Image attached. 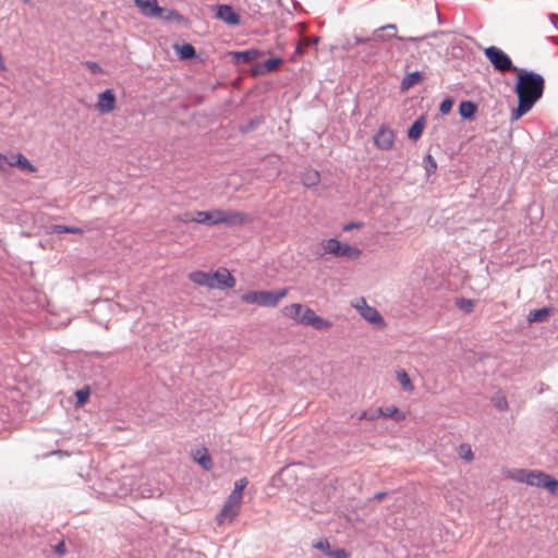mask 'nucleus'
<instances>
[{
	"label": "nucleus",
	"mask_w": 558,
	"mask_h": 558,
	"mask_svg": "<svg viewBox=\"0 0 558 558\" xmlns=\"http://www.w3.org/2000/svg\"><path fill=\"white\" fill-rule=\"evenodd\" d=\"M159 19L161 20H165V21H175L178 23H182L185 19L182 14H180L178 11L173 10V9H166V8H162V12L160 14H158Z\"/></svg>",
	"instance_id": "c756f323"
},
{
	"label": "nucleus",
	"mask_w": 558,
	"mask_h": 558,
	"mask_svg": "<svg viewBox=\"0 0 558 558\" xmlns=\"http://www.w3.org/2000/svg\"><path fill=\"white\" fill-rule=\"evenodd\" d=\"M461 457L465 460H471L473 458V453L470 447L466 448L464 453H461Z\"/></svg>",
	"instance_id": "3c124183"
},
{
	"label": "nucleus",
	"mask_w": 558,
	"mask_h": 558,
	"mask_svg": "<svg viewBox=\"0 0 558 558\" xmlns=\"http://www.w3.org/2000/svg\"><path fill=\"white\" fill-rule=\"evenodd\" d=\"M386 495H387V493H386V492H379V493H376V494L374 495V498H375L376 500H383V499L385 498V496H386Z\"/></svg>",
	"instance_id": "603ef678"
},
{
	"label": "nucleus",
	"mask_w": 558,
	"mask_h": 558,
	"mask_svg": "<svg viewBox=\"0 0 558 558\" xmlns=\"http://www.w3.org/2000/svg\"><path fill=\"white\" fill-rule=\"evenodd\" d=\"M554 19H555V16H554V15H551V16H550L551 24H554V26L556 27V23H555V20H554Z\"/></svg>",
	"instance_id": "5fc2aeb1"
},
{
	"label": "nucleus",
	"mask_w": 558,
	"mask_h": 558,
	"mask_svg": "<svg viewBox=\"0 0 558 558\" xmlns=\"http://www.w3.org/2000/svg\"><path fill=\"white\" fill-rule=\"evenodd\" d=\"M16 167L25 172H35L37 169L33 163L21 153L14 154L10 158L9 168Z\"/></svg>",
	"instance_id": "6ab92c4d"
},
{
	"label": "nucleus",
	"mask_w": 558,
	"mask_h": 558,
	"mask_svg": "<svg viewBox=\"0 0 558 558\" xmlns=\"http://www.w3.org/2000/svg\"><path fill=\"white\" fill-rule=\"evenodd\" d=\"M194 460L206 471L213 468V461L210 456L207 452V449L197 450L194 456Z\"/></svg>",
	"instance_id": "c85d7f7f"
},
{
	"label": "nucleus",
	"mask_w": 558,
	"mask_h": 558,
	"mask_svg": "<svg viewBox=\"0 0 558 558\" xmlns=\"http://www.w3.org/2000/svg\"><path fill=\"white\" fill-rule=\"evenodd\" d=\"M423 168L425 169V172L427 174V177L432 175L433 173L436 172L437 170V162L435 160V158L430 155V154H427L424 159H423Z\"/></svg>",
	"instance_id": "473e14b6"
},
{
	"label": "nucleus",
	"mask_w": 558,
	"mask_h": 558,
	"mask_svg": "<svg viewBox=\"0 0 558 558\" xmlns=\"http://www.w3.org/2000/svg\"><path fill=\"white\" fill-rule=\"evenodd\" d=\"M76 232H81V230L75 227H68L64 225L50 226V233L62 234V233H76Z\"/></svg>",
	"instance_id": "c9c22d12"
},
{
	"label": "nucleus",
	"mask_w": 558,
	"mask_h": 558,
	"mask_svg": "<svg viewBox=\"0 0 558 558\" xmlns=\"http://www.w3.org/2000/svg\"><path fill=\"white\" fill-rule=\"evenodd\" d=\"M219 215L218 209L213 210H193L186 211L182 215V221L184 222H197L207 227L218 226Z\"/></svg>",
	"instance_id": "423d86ee"
},
{
	"label": "nucleus",
	"mask_w": 558,
	"mask_h": 558,
	"mask_svg": "<svg viewBox=\"0 0 558 558\" xmlns=\"http://www.w3.org/2000/svg\"><path fill=\"white\" fill-rule=\"evenodd\" d=\"M218 215L219 225H225L227 227L243 226L250 221L248 216L239 210L218 209Z\"/></svg>",
	"instance_id": "1a4fd4ad"
},
{
	"label": "nucleus",
	"mask_w": 558,
	"mask_h": 558,
	"mask_svg": "<svg viewBox=\"0 0 558 558\" xmlns=\"http://www.w3.org/2000/svg\"><path fill=\"white\" fill-rule=\"evenodd\" d=\"M378 411L381 416L387 418H393L396 422H401L405 418V414L395 405L379 408Z\"/></svg>",
	"instance_id": "bb28decb"
},
{
	"label": "nucleus",
	"mask_w": 558,
	"mask_h": 558,
	"mask_svg": "<svg viewBox=\"0 0 558 558\" xmlns=\"http://www.w3.org/2000/svg\"><path fill=\"white\" fill-rule=\"evenodd\" d=\"M92 74L97 75L102 73V68L95 61L87 60L83 63Z\"/></svg>",
	"instance_id": "79ce46f5"
},
{
	"label": "nucleus",
	"mask_w": 558,
	"mask_h": 558,
	"mask_svg": "<svg viewBox=\"0 0 558 558\" xmlns=\"http://www.w3.org/2000/svg\"><path fill=\"white\" fill-rule=\"evenodd\" d=\"M397 379L407 392H412L414 390V386L404 369L397 371Z\"/></svg>",
	"instance_id": "7c9ffc66"
},
{
	"label": "nucleus",
	"mask_w": 558,
	"mask_h": 558,
	"mask_svg": "<svg viewBox=\"0 0 558 558\" xmlns=\"http://www.w3.org/2000/svg\"><path fill=\"white\" fill-rule=\"evenodd\" d=\"M313 547L318 549V550H322L324 551L327 556L329 555V551H330V544L328 542L327 538L323 537V538H319L318 541H316L314 544H313Z\"/></svg>",
	"instance_id": "ea45409f"
},
{
	"label": "nucleus",
	"mask_w": 558,
	"mask_h": 558,
	"mask_svg": "<svg viewBox=\"0 0 558 558\" xmlns=\"http://www.w3.org/2000/svg\"><path fill=\"white\" fill-rule=\"evenodd\" d=\"M287 289L275 291H248L241 299L246 304H257L264 307H275L287 295Z\"/></svg>",
	"instance_id": "7ed1b4c3"
},
{
	"label": "nucleus",
	"mask_w": 558,
	"mask_h": 558,
	"mask_svg": "<svg viewBox=\"0 0 558 558\" xmlns=\"http://www.w3.org/2000/svg\"><path fill=\"white\" fill-rule=\"evenodd\" d=\"M425 128V117L421 116L411 124V126L408 129V137L411 141H417L424 131Z\"/></svg>",
	"instance_id": "b1692460"
},
{
	"label": "nucleus",
	"mask_w": 558,
	"mask_h": 558,
	"mask_svg": "<svg viewBox=\"0 0 558 558\" xmlns=\"http://www.w3.org/2000/svg\"><path fill=\"white\" fill-rule=\"evenodd\" d=\"M242 501V494L239 490H232L226 500L222 509L217 514L218 524L231 523L239 514Z\"/></svg>",
	"instance_id": "39448f33"
},
{
	"label": "nucleus",
	"mask_w": 558,
	"mask_h": 558,
	"mask_svg": "<svg viewBox=\"0 0 558 558\" xmlns=\"http://www.w3.org/2000/svg\"><path fill=\"white\" fill-rule=\"evenodd\" d=\"M213 286L218 289L233 288L235 279L226 268H219L215 272H211Z\"/></svg>",
	"instance_id": "ddd939ff"
},
{
	"label": "nucleus",
	"mask_w": 558,
	"mask_h": 558,
	"mask_svg": "<svg viewBox=\"0 0 558 558\" xmlns=\"http://www.w3.org/2000/svg\"><path fill=\"white\" fill-rule=\"evenodd\" d=\"M361 44L369 45L368 56H375L377 53V47H376V45H373L371 43L369 37H361V36L355 35L353 37V44L351 41L348 43L349 47H352L353 45H361Z\"/></svg>",
	"instance_id": "2f4dec72"
},
{
	"label": "nucleus",
	"mask_w": 558,
	"mask_h": 558,
	"mask_svg": "<svg viewBox=\"0 0 558 558\" xmlns=\"http://www.w3.org/2000/svg\"><path fill=\"white\" fill-rule=\"evenodd\" d=\"M359 314L376 328H384L386 323L380 313L373 306L368 305L364 298L359 299L353 305Z\"/></svg>",
	"instance_id": "0eeeda50"
},
{
	"label": "nucleus",
	"mask_w": 558,
	"mask_h": 558,
	"mask_svg": "<svg viewBox=\"0 0 558 558\" xmlns=\"http://www.w3.org/2000/svg\"><path fill=\"white\" fill-rule=\"evenodd\" d=\"M295 53H298V54H302L303 53V48L301 47L300 44L296 45Z\"/></svg>",
	"instance_id": "864d4df0"
},
{
	"label": "nucleus",
	"mask_w": 558,
	"mask_h": 558,
	"mask_svg": "<svg viewBox=\"0 0 558 558\" xmlns=\"http://www.w3.org/2000/svg\"><path fill=\"white\" fill-rule=\"evenodd\" d=\"M396 29H397L396 24H387V25L376 28L369 36L371 43L373 45H375L378 41H385V40H388L391 38H396L400 41H409V43L416 44V43L423 41L426 38H437L439 35L445 34L444 31H438V32H432L429 34H426L424 36H418V37H413V36L403 37V36H399L397 33H387V31H396Z\"/></svg>",
	"instance_id": "f03ea898"
},
{
	"label": "nucleus",
	"mask_w": 558,
	"mask_h": 558,
	"mask_svg": "<svg viewBox=\"0 0 558 558\" xmlns=\"http://www.w3.org/2000/svg\"><path fill=\"white\" fill-rule=\"evenodd\" d=\"M328 557H330V558H349V555L345 549L339 548L336 550L330 549Z\"/></svg>",
	"instance_id": "37998d69"
},
{
	"label": "nucleus",
	"mask_w": 558,
	"mask_h": 558,
	"mask_svg": "<svg viewBox=\"0 0 558 558\" xmlns=\"http://www.w3.org/2000/svg\"><path fill=\"white\" fill-rule=\"evenodd\" d=\"M306 310H312V308L308 306H305L303 304H300V303H293L290 305H286L282 308V313L286 317H289V318L293 319L294 322H296L298 324L303 325L302 318H303V315L306 314Z\"/></svg>",
	"instance_id": "f3484780"
},
{
	"label": "nucleus",
	"mask_w": 558,
	"mask_h": 558,
	"mask_svg": "<svg viewBox=\"0 0 558 558\" xmlns=\"http://www.w3.org/2000/svg\"><path fill=\"white\" fill-rule=\"evenodd\" d=\"M116 95L112 89H105L98 94L96 108L100 113L112 112L116 108Z\"/></svg>",
	"instance_id": "f8f14e48"
},
{
	"label": "nucleus",
	"mask_w": 558,
	"mask_h": 558,
	"mask_svg": "<svg viewBox=\"0 0 558 558\" xmlns=\"http://www.w3.org/2000/svg\"><path fill=\"white\" fill-rule=\"evenodd\" d=\"M189 278L191 281L198 286L207 287V288H214L213 286V278L211 272H205V271H193L189 275Z\"/></svg>",
	"instance_id": "393cba45"
},
{
	"label": "nucleus",
	"mask_w": 558,
	"mask_h": 558,
	"mask_svg": "<svg viewBox=\"0 0 558 558\" xmlns=\"http://www.w3.org/2000/svg\"><path fill=\"white\" fill-rule=\"evenodd\" d=\"M318 248L319 250L316 253L320 256L330 254L336 257L355 259L362 254V251L359 248V246H318Z\"/></svg>",
	"instance_id": "6e6552de"
},
{
	"label": "nucleus",
	"mask_w": 558,
	"mask_h": 558,
	"mask_svg": "<svg viewBox=\"0 0 558 558\" xmlns=\"http://www.w3.org/2000/svg\"><path fill=\"white\" fill-rule=\"evenodd\" d=\"M495 405L501 410V411H505L508 409V401L505 397H500V398H497L495 400Z\"/></svg>",
	"instance_id": "49530a36"
},
{
	"label": "nucleus",
	"mask_w": 558,
	"mask_h": 558,
	"mask_svg": "<svg viewBox=\"0 0 558 558\" xmlns=\"http://www.w3.org/2000/svg\"><path fill=\"white\" fill-rule=\"evenodd\" d=\"M54 551H56L58 555H60V556L64 555V554H65V551H66V548H65V544H64V542H60V543H58V544L54 546Z\"/></svg>",
	"instance_id": "09e8293b"
},
{
	"label": "nucleus",
	"mask_w": 558,
	"mask_h": 558,
	"mask_svg": "<svg viewBox=\"0 0 558 558\" xmlns=\"http://www.w3.org/2000/svg\"><path fill=\"white\" fill-rule=\"evenodd\" d=\"M456 305L462 312L471 313L474 308L475 303L471 299L458 298V299H456Z\"/></svg>",
	"instance_id": "72a5a7b5"
},
{
	"label": "nucleus",
	"mask_w": 558,
	"mask_h": 558,
	"mask_svg": "<svg viewBox=\"0 0 558 558\" xmlns=\"http://www.w3.org/2000/svg\"><path fill=\"white\" fill-rule=\"evenodd\" d=\"M424 75L420 71L407 73L400 83L401 90H408L412 86L420 84L424 81Z\"/></svg>",
	"instance_id": "412c9836"
},
{
	"label": "nucleus",
	"mask_w": 558,
	"mask_h": 558,
	"mask_svg": "<svg viewBox=\"0 0 558 558\" xmlns=\"http://www.w3.org/2000/svg\"><path fill=\"white\" fill-rule=\"evenodd\" d=\"M373 140H374V145L378 149L389 150L392 148V146L395 144L396 134L390 128L383 124L379 126L378 131L375 133Z\"/></svg>",
	"instance_id": "9d476101"
},
{
	"label": "nucleus",
	"mask_w": 558,
	"mask_h": 558,
	"mask_svg": "<svg viewBox=\"0 0 558 558\" xmlns=\"http://www.w3.org/2000/svg\"><path fill=\"white\" fill-rule=\"evenodd\" d=\"M523 473H524V477H520L519 480L521 482L526 483L530 486L543 488L545 486L544 483L548 478V474L543 471H537V470L526 471V472L523 471Z\"/></svg>",
	"instance_id": "a211bd4d"
},
{
	"label": "nucleus",
	"mask_w": 558,
	"mask_h": 558,
	"mask_svg": "<svg viewBox=\"0 0 558 558\" xmlns=\"http://www.w3.org/2000/svg\"><path fill=\"white\" fill-rule=\"evenodd\" d=\"M283 60L280 57H271L264 61L263 63H259L255 65L252 69L253 75H265L267 73H270L275 70H277L281 64Z\"/></svg>",
	"instance_id": "dca6fc26"
},
{
	"label": "nucleus",
	"mask_w": 558,
	"mask_h": 558,
	"mask_svg": "<svg viewBox=\"0 0 558 558\" xmlns=\"http://www.w3.org/2000/svg\"><path fill=\"white\" fill-rule=\"evenodd\" d=\"M535 104H532L530 100L518 99L517 108L511 111V120L515 121L522 118L525 113H527Z\"/></svg>",
	"instance_id": "a878e982"
},
{
	"label": "nucleus",
	"mask_w": 558,
	"mask_h": 558,
	"mask_svg": "<svg viewBox=\"0 0 558 558\" xmlns=\"http://www.w3.org/2000/svg\"><path fill=\"white\" fill-rule=\"evenodd\" d=\"M300 179L305 187H314L320 182V174L317 170L306 169L301 172Z\"/></svg>",
	"instance_id": "5701e85b"
},
{
	"label": "nucleus",
	"mask_w": 558,
	"mask_h": 558,
	"mask_svg": "<svg viewBox=\"0 0 558 558\" xmlns=\"http://www.w3.org/2000/svg\"><path fill=\"white\" fill-rule=\"evenodd\" d=\"M458 111L462 119L472 120L477 112V105L472 100H462Z\"/></svg>",
	"instance_id": "4be33fe9"
},
{
	"label": "nucleus",
	"mask_w": 558,
	"mask_h": 558,
	"mask_svg": "<svg viewBox=\"0 0 558 558\" xmlns=\"http://www.w3.org/2000/svg\"><path fill=\"white\" fill-rule=\"evenodd\" d=\"M515 73L514 93L518 99L530 100L532 104H536L544 94V77L539 73L525 69H519Z\"/></svg>",
	"instance_id": "f257e3e1"
},
{
	"label": "nucleus",
	"mask_w": 558,
	"mask_h": 558,
	"mask_svg": "<svg viewBox=\"0 0 558 558\" xmlns=\"http://www.w3.org/2000/svg\"><path fill=\"white\" fill-rule=\"evenodd\" d=\"M304 326H311L315 330L324 331L332 327V323L324 317L318 316L313 310H306V314L302 318Z\"/></svg>",
	"instance_id": "9b49d317"
},
{
	"label": "nucleus",
	"mask_w": 558,
	"mask_h": 558,
	"mask_svg": "<svg viewBox=\"0 0 558 558\" xmlns=\"http://www.w3.org/2000/svg\"><path fill=\"white\" fill-rule=\"evenodd\" d=\"M544 484L545 486L543 488H546L551 495L558 496V480L548 474V478Z\"/></svg>",
	"instance_id": "58836bf2"
},
{
	"label": "nucleus",
	"mask_w": 558,
	"mask_h": 558,
	"mask_svg": "<svg viewBox=\"0 0 558 558\" xmlns=\"http://www.w3.org/2000/svg\"><path fill=\"white\" fill-rule=\"evenodd\" d=\"M453 106V99L450 97L445 98L439 105V111L442 114H448Z\"/></svg>",
	"instance_id": "a19ab883"
},
{
	"label": "nucleus",
	"mask_w": 558,
	"mask_h": 558,
	"mask_svg": "<svg viewBox=\"0 0 558 558\" xmlns=\"http://www.w3.org/2000/svg\"><path fill=\"white\" fill-rule=\"evenodd\" d=\"M216 16L231 26H236L241 22L240 14L230 4H219Z\"/></svg>",
	"instance_id": "4468645a"
},
{
	"label": "nucleus",
	"mask_w": 558,
	"mask_h": 558,
	"mask_svg": "<svg viewBox=\"0 0 558 558\" xmlns=\"http://www.w3.org/2000/svg\"><path fill=\"white\" fill-rule=\"evenodd\" d=\"M89 395H90V391H89L88 386H84L83 388L77 389L75 391L76 405L81 407V405L85 404L88 401Z\"/></svg>",
	"instance_id": "f704fd0d"
},
{
	"label": "nucleus",
	"mask_w": 558,
	"mask_h": 558,
	"mask_svg": "<svg viewBox=\"0 0 558 558\" xmlns=\"http://www.w3.org/2000/svg\"><path fill=\"white\" fill-rule=\"evenodd\" d=\"M10 158L0 153V171H5L9 167Z\"/></svg>",
	"instance_id": "de8ad7c7"
},
{
	"label": "nucleus",
	"mask_w": 558,
	"mask_h": 558,
	"mask_svg": "<svg viewBox=\"0 0 558 558\" xmlns=\"http://www.w3.org/2000/svg\"><path fill=\"white\" fill-rule=\"evenodd\" d=\"M364 226L363 222L361 221H357V222H349V223H345L343 227H342V230L343 231H351V230H354V229H360Z\"/></svg>",
	"instance_id": "a18cd8bd"
},
{
	"label": "nucleus",
	"mask_w": 558,
	"mask_h": 558,
	"mask_svg": "<svg viewBox=\"0 0 558 558\" xmlns=\"http://www.w3.org/2000/svg\"><path fill=\"white\" fill-rule=\"evenodd\" d=\"M549 314V308L543 307L530 313L531 322H543Z\"/></svg>",
	"instance_id": "e433bc0d"
},
{
	"label": "nucleus",
	"mask_w": 558,
	"mask_h": 558,
	"mask_svg": "<svg viewBox=\"0 0 558 558\" xmlns=\"http://www.w3.org/2000/svg\"><path fill=\"white\" fill-rule=\"evenodd\" d=\"M247 483H248V481L246 477H242V478L238 480L234 484L233 490H239V493L243 494V490L247 486Z\"/></svg>",
	"instance_id": "c03bdc74"
},
{
	"label": "nucleus",
	"mask_w": 558,
	"mask_h": 558,
	"mask_svg": "<svg viewBox=\"0 0 558 558\" xmlns=\"http://www.w3.org/2000/svg\"><path fill=\"white\" fill-rule=\"evenodd\" d=\"M260 123H262L260 117L253 118L244 125H241L240 131L242 133H248V132L255 130Z\"/></svg>",
	"instance_id": "4c0bfd02"
},
{
	"label": "nucleus",
	"mask_w": 558,
	"mask_h": 558,
	"mask_svg": "<svg viewBox=\"0 0 558 558\" xmlns=\"http://www.w3.org/2000/svg\"><path fill=\"white\" fill-rule=\"evenodd\" d=\"M260 54V51L256 48H251L242 51L233 52V60L235 63H251L256 60Z\"/></svg>",
	"instance_id": "aec40b11"
},
{
	"label": "nucleus",
	"mask_w": 558,
	"mask_h": 558,
	"mask_svg": "<svg viewBox=\"0 0 558 558\" xmlns=\"http://www.w3.org/2000/svg\"><path fill=\"white\" fill-rule=\"evenodd\" d=\"M141 13L147 17H157L162 12V7L157 0H134Z\"/></svg>",
	"instance_id": "2eb2a0df"
},
{
	"label": "nucleus",
	"mask_w": 558,
	"mask_h": 558,
	"mask_svg": "<svg viewBox=\"0 0 558 558\" xmlns=\"http://www.w3.org/2000/svg\"><path fill=\"white\" fill-rule=\"evenodd\" d=\"M319 244H330V245H333V244H344V243L341 242L340 240H338L336 236H333V238H330L328 240H322V242Z\"/></svg>",
	"instance_id": "8fccbe9b"
},
{
	"label": "nucleus",
	"mask_w": 558,
	"mask_h": 558,
	"mask_svg": "<svg viewBox=\"0 0 558 558\" xmlns=\"http://www.w3.org/2000/svg\"><path fill=\"white\" fill-rule=\"evenodd\" d=\"M484 56L490 62L494 70L498 72H517L520 69L513 64L511 58L499 47L489 46L485 48Z\"/></svg>",
	"instance_id": "20e7f679"
},
{
	"label": "nucleus",
	"mask_w": 558,
	"mask_h": 558,
	"mask_svg": "<svg viewBox=\"0 0 558 558\" xmlns=\"http://www.w3.org/2000/svg\"><path fill=\"white\" fill-rule=\"evenodd\" d=\"M175 50L180 60H191L197 56L196 49L192 44L177 45Z\"/></svg>",
	"instance_id": "cd10ccee"
}]
</instances>
